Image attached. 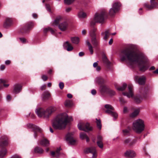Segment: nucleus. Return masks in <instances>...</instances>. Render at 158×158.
I'll return each mask as SVG.
<instances>
[{
  "mask_svg": "<svg viewBox=\"0 0 158 158\" xmlns=\"http://www.w3.org/2000/svg\"><path fill=\"white\" fill-rule=\"evenodd\" d=\"M121 61L127 60L131 63H137L140 71L144 72L149 67L148 59L142 53L137 52L135 46L132 44L122 50L120 55Z\"/></svg>",
  "mask_w": 158,
  "mask_h": 158,
  "instance_id": "f257e3e1",
  "label": "nucleus"
},
{
  "mask_svg": "<svg viewBox=\"0 0 158 158\" xmlns=\"http://www.w3.org/2000/svg\"><path fill=\"white\" fill-rule=\"evenodd\" d=\"M72 120V117H69L66 113L60 114L55 118L52 126L55 129L61 130L64 128L67 123Z\"/></svg>",
  "mask_w": 158,
  "mask_h": 158,
  "instance_id": "f03ea898",
  "label": "nucleus"
},
{
  "mask_svg": "<svg viewBox=\"0 0 158 158\" xmlns=\"http://www.w3.org/2000/svg\"><path fill=\"white\" fill-rule=\"evenodd\" d=\"M56 110V108L55 107L51 106L46 110L41 107H38L36 109L35 112L38 117L47 119Z\"/></svg>",
  "mask_w": 158,
  "mask_h": 158,
  "instance_id": "7ed1b4c3",
  "label": "nucleus"
},
{
  "mask_svg": "<svg viewBox=\"0 0 158 158\" xmlns=\"http://www.w3.org/2000/svg\"><path fill=\"white\" fill-rule=\"evenodd\" d=\"M145 127L144 121L140 119L135 120L132 123V128L137 134L141 133L144 130Z\"/></svg>",
  "mask_w": 158,
  "mask_h": 158,
  "instance_id": "20e7f679",
  "label": "nucleus"
},
{
  "mask_svg": "<svg viewBox=\"0 0 158 158\" xmlns=\"http://www.w3.org/2000/svg\"><path fill=\"white\" fill-rule=\"evenodd\" d=\"M107 15L105 10H102L99 13H96L95 15L94 21H91L90 23L91 26H94L96 22L100 23H103Z\"/></svg>",
  "mask_w": 158,
  "mask_h": 158,
  "instance_id": "39448f33",
  "label": "nucleus"
},
{
  "mask_svg": "<svg viewBox=\"0 0 158 158\" xmlns=\"http://www.w3.org/2000/svg\"><path fill=\"white\" fill-rule=\"evenodd\" d=\"M128 89L129 92H123L122 94L124 96H126L128 98H134L135 102L137 103H140L143 99V98L140 95H137L133 97L132 86L131 85H128Z\"/></svg>",
  "mask_w": 158,
  "mask_h": 158,
  "instance_id": "423d86ee",
  "label": "nucleus"
},
{
  "mask_svg": "<svg viewBox=\"0 0 158 158\" xmlns=\"http://www.w3.org/2000/svg\"><path fill=\"white\" fill-rule=\"evenodd\" d=\"M105 108L106 109L105 112L113 117L114 119H116L118 115L116 112L114 111V108L110 104H106L105 106Z\"/></svg>",
  "mask_w": 158,
  "mask_h": 158,
  "instance_id": "0eeeda50",
  "label": "nucleus"
},
{
  "mask_svg": "<svg viewBox=\"0 0 158 158\" xmlns=\"http://www.w3.org/2000/svg\"><path fill=\"white\" fill-rule=\"evenodd\" d=\"M27 126L28 128H31L34 132V138H35L37 136V133L41 132L42 130L39 127L35 126L32 124L28 123L27 124Z\"/></svg>",
  "mask_w": 158,
  "mask_h": 158,
  "instance_id": "6e6552de",
  "label": "nucleus"
},
{
  "mask_svg": "<svg viewBox=\"0 0 158 158\" xmlns=\"http://www.w3.org/2000/svg\"><path fill=\"white\" fill-rule=\"evenodd\" d=\"M136 156V152L133 150L127 149L124 153L123 156L127 158H134Z\"/></svg>",
  "mask_w": 158,
  "mask_h": 158,
  "instance_id": "1a4fd4ad",
  "label": "nucleus"
},
{
  "mask_svg": "<svg viewBox=\"0 0 158 158\" xmlns=\"http://www.w3.org/2000/svg\"><path fill=\"white\" fill-rule=\"evenodd\" d=\"M77 126L78 129L80 130L85 131H89L91 130L92 129V128L90 126L89 124L88 123L85 124L83 123H80L78 124Z\"/></svg>",
  "mask_w": 158,
  "mask_h": 158,
  "instance_id": "9d476101",
  "label": "nucleus"
},
{
  "mask_svg": "<svg viewBox=\"0 0 158 158\" xmlns=\"http://www.w3.org/2000/svg\"><path fill=\"white\" fill-rule=\"evenodd\" d=\"M91 42L94 47L98 46L100 43V38H97L96 34L93 33L91 34Z\"/></svg>",
  "mask_w": 158,
  "mask_h": 158,
  "instance_id": "9b49d317",
  "label": "nucleus"
},
{
  "mask_svg": "<svg viewBox=\"0 0 158 158\" xmlns=\"http://www.w3.org/2000/svg\"><path fill=\"white\" fill-rule=\"evenodd\" d=\"M73 133H69L66 135V140L70 144L74 145L75 144L76 140L73 138Z\"/></svg>",
  "mask_w": 158,
  "mask_h": 158,
  "instance_id": "f8f14e48",
  "label": "nucleus"
},
{
  "mask_svg": "<svg viewBox=\"0 0 158 158\" xmlns=\"http://www.w3.org/2000/svg\"><path fill=\"white\" fill-rule=\"evenodd\" d=\"M8 142L7 137L6 136H2L0 138V147L3 148L7 145Z\"/></svg>",
  "mask_w": 158,
  "mask_h": 158,
  "instance_id": "ddd939ff",
  "label": "nucleus"
},
{
  "mask_svg": "<svg viewBox=\"0 0 158 158\" xmlns=\"http://www.w3.org/2000/svg\"><path fill=\"white\" fill-rule=\"evenodd\" d=\"M138 76H135L134 77V80L136 82H137L139 85H144L145 83L146 78L145 77L142 76L138 79Z\"/></svg>",
  "mask_w": 158,
  "mask_h": 158,
  "instance_id": "4468645a",
  "label": "nucleus"
},
{
  "mask_svg": "<svg viewBox=\"0 0 158 158\" xmlns=\"http://www.w3.org/2000/svg\"><path fill=\"white\" fill-rule=\"evenodd\" d=\"M33 24L32 23L30 22L27 24L26 25L23 27L21 31L22 33H26L33 26Z\"/></svg>",
  "mask_w": 158,
  "mask_h": 158,
  "instance_id": "2eb2a0df",
  "label": "nucleus"
},
{
  "mask_svg": "<svg viewBox=\"0 0 158 158\" xmlns=\"http://www.w3.org/2000/svg\"><path fill=\"white\" fill-rule=\"evenodd\" d=\"M22 86L20 84H16L14 86L13 92L15 94H17L20 92L22 89Z\"/></svg>",
  "mask_w": 158,
  "mask_h": 158,
  "instance_id": "dca6fc26",
  "label": "nucleus"
},
{
  "mask_svg": "<svg viewBox=\"0 0 158 158\" xmlns=\"http://www.w3.org/2000/svg\"><path fill=\"white\" fill-rule=\"evenodd\" d=\"M68 25L67 23L64 22L58 25V27L61 31H64L67 29Z\"/></svg>",
  "mask_w": 158,
  "mask_h": 158,
  "instance_id": "f3484780",
  "label": "nucleus"
},
{
  "mask_svg": "<svg viewBox=\"0 0 158 158\" xmlns=\"http://www.w3.org/2000/svg\"><path fill=\"white\" fill-rule=\"evenodd\" d=\"M61 150L60 148H57L55 152L52 151L51 152V155L53 157H54L56 158H58L59 157L60 153V151Z\"/></svg>",
  "mask_w": 158,
  "mask_h": 158,
  "instance_id": "a211bd4d",
  "label": "nucleus"
},
{
  "mask_svg": "<svg viewBox=\"0 0 158 158\" xmlns=\"http://www.w3.org/2000/svg\"><path fill=\"white\" fill-rule=\"evenodd\" d=\"M63 46L64 48L66 49L68 51H71L73 49V47L68 41L64 43Z\"/></svg>",
  "mask_w": 158,
  "mask_h": 158,
  "instance_id": "6ab92c4d",
  "label": "nucleus"
},
{
  "mask_svg": "<svg viewBox=\"0 0 158 158\" xmlns=\"http://www.w3.org/2000/svg\"><path fill=\"white\" fill-rule=\"evenodd\" d=\"M114 86L116 89L119 91H123L126 88L127 85L125 83H123L122 87H118L117 84L115 83Z\"/></svg>",
  "mask_w": 158,
  "mask_h": 158,
  "instance_id": "aec40b11",
  "label": "nucleus"
},
{
  "mask_svg": "<svg viewBox=\"0 0 158 158\" xmlns=\"http://www.w3.org/2000/svg\"><path fill=\"white\" fill-rule=\"evenodd\" d=\"M12 24V21L11 19L6 18L4 23L5 26L6 27L10 26Z\"/></svg>",
  "mask_w": 158,
  "mask_h": 158,
  "instance_id": "412c9836",
  "label": "nucleus"
},
{
  "mask_svg": "<svg viewBox=\"0 0 158 158\" xmlns=\"http://www.w3.org/2000/svg\"><path fill=\"white\" fill-rule=\"evenodd\" d=\"M95 82L99 85H101L104 83L105 80L101 77H98L96 78L95 80Z\"/></svg>",
  "mask_w": 158,
  "mask_h": 158,
  "instance_id": "4be33fe9",
  "label": "nucleus"
},
{
  "mask_svg": "<svg viewBox=\"0 0 158 158\" xmlns=\"http://www.w3.org/2000/svg\"><path fill=\"white\" fill-rule=\"evenodd\" d=\"M50 97V94L48 91L44 92L42 96V98L44 100L48 99Z\"/></svg>",
  "mask_w": 158,
  "mask_h": 158,
  "instance_id": "5701e85b",
  "label": "nucleus"
},
{
  "mask_svg": "<svg viewBox=\"0 0 158 158\" xmlns=\"http://www.w3.org/2000/svg\"><path fill=\"white\" fill-rule=\"evenodd\" d=\"M109 90L108 88L105 85H101L100 87V90L102 93L107 92Z\"/></svg>",
  "mask_w": 158,
  "mask_h": 158,
  "instance_id": "b1692460",
  "label": "nucleus"
},
{
  "mask_svg": "<svg viewBox=\"0 0 158 158\" xmlns=\"http://www.w3.org/2000/svg\"><path fill=\"white\" fill-rule=\"evenodd\" d=\"M120 5H121L120 2H114L112 4V7L114 9H115L117 8V10L116 11H118L119 10V7Z\"/></svg>",
  "mask_w": 158,
  "mask_h": 158,
  "instance_id": "393cba45",
  "label": "nucleus"
},
{
  "mask_svg": "<svg viewBox=\"0 0 158 158\" xmlns=\"http://www.w3.org/2000/svg\"><path fill=\"white\" fill-rule=\"evenodd\" d=\"M40 143L41 145L44 146H48L49 145V141L46 139H44L41 140Z\"/></svg>",
  "mask_w": 158,
  "mask_h": 158,
  "instance_id": "a878e982",
  "label": "nucleus"
},
{
  "mask_svg": "<svg viewBox=\"0 0 158 158\" xmlns=\"http://www.w3.org/2000/svg\"><path fill=\"white\" fill-rule=\"evenodd\" d=\"M62 19V18L60 16L57 17L55 20L54 21L53 24L54 25H57L58 24L60 21Z\"/></svg>",
  "mask_w": 158,
  "mask_h": 158,
  "instance_id": "bb28decb",
  "label": "nucleus"
},
{
  "mask_svg": "<svg viewBox=\"0 0 158 158\" xmlns=\"http://www.w3.org/2000/svg\"><path fill=\"white\" fill-rule=\"evenodd\" d=\"M110 31L109 30H106L105 31V33L104 32L101 33V35H102L105 34V36L103 37V39L105 40H106L109 37L110 35Z\"/></svg>",
  "mask_w": 158,
  "mask_h": 158,
  "instance_id": "cd10ccee",
  "label": "nucleus"
},
{
  "mask_svg": "<svg viewBox=\"0 0 158 158\" xmlns=\"http://www.w3.org/2000/svg\"><path fill=\"white\" fill-rule=\"evenodd\" d=\"M96 151L95 148L94 147H92L86 149L85 152L86 153H93L95 152Z\"/></svg>",
  "mask_w": 158,
  "mask_h": 158,
  "instance_id": "c85d7f7f",
  "label": "nucleus"
},
{
  "mask_svg": "<svg viewBox=\"0 0 158 158\" xmlns=\"http://www.w3.org/2000/svg\"><path fill=\"white\" fill-rule=\"evenodd\" d=\"M139 112V109H136L134 111L130 114V117H134L138 115Z\"/></svg>",
  "mask_w": 158,
  "mask_h": 158,
  "instance_id": "c756f323",
  "label": "nucleus"
},
{
  "mask_svg": "<svg viewBox=\"0 0 158 158\" xmlns=\"http://www.w3.org/2000/svg\"><path fill=\"white\" fill-rule=\"evenodd\" d=\"M7 153L6 149L3 148L0 151V158H3Z\"/></svg>",
  "mask_w": 158,
  "mask_h": 158,
  "instance_id": "7c9ffc66",
  "label": "nucleus"
},
{
  "mask_svg": "<svg viewBox=\"0 0 158 158\" xmlns=\"http://www.w3.org/2000/svg\"><path fill=\"white\" fill-rule=\"evenodd\" d=\"M72 102L71 100H67L65 101L64 103L65 106L66 107H69L72 105Z\"/></svg>",
  "mask_w": 158,
  "mask_h": 158,
  "instance_id": "2f4dec72",
  "label": "nucleus"
},
{
  "mask_svg": "<svg viewBox=\"0 0 158 158\" xmlns=\"http://www.w3.org/2000/svg\"><path fill=\"white\" fill-rule=\"evenodd\" d=\"M34 152L39 154L42 153L43 152V150L42 148L39 147H37L35 148L34 149Z\"/></svg>",
  "mask_w": 158,
  "mask_h": 158,
  "instance_id": "473e14b6",
  "label": "nucleus"
},
{
  "mask_svg": "<svg viewBox=\"0 0 158 158\" xmlns=\"http://www.w3.org/2000/svg\"><path fill=\"white\" fill-rule=\"evenodd\" d=\"M71 40L73 43L77 44L79 42V39L77 37H74L71 38Z\"/></svg>",
  "mask_w": 158,
  "mask_h": 158,
  "instance_id": "72a5a7b5",
  "label": "nucleus"
},
{
  "mask_svg": "<svg viewBox=\"0 0 158 158\" xmlns=\"http://www.w3.org/2000/svg\"><path fill=\"white\" fill-rule=\"evenodd\" d=\"M86 43L88 46L89 49V50L91 54H92L93 53V47L92 46L88 41H86Z\"/></svg>",
  "mask_w": 158,
  "mask_h": 158,
  "instance_id": "f704fd0d",
  "label": "nucleus"
},
{
  "mask_svg": "<svg viewBox=\"0 0 158 158\" xmlns=\"http://www.w3.org/2000/svg\"><path fill=\"white\" fill-rule=\"evenodd\" d=\"M117 9L116 8L115 9H114L112 7L109 10V15L110 16H113L114 15L115 13L117 12L116 11Z\"/></svg>",
  "mask_w": 158,
  "mask_h": 158,
  "instance_id": "c9c22d12",
  "label": "nucleus"
},
{
  "mask_svg": "<svg viewBox=\"0 0 158 158\" xmlns=\"http://www.w3.org/2000/svg\"><path fill=\"white\" fill-rule=\"evenodd\" d=\"M86 16V14L83 12H80L78 13V16L79 18H85Z\"/></svg>",
  "mask_w": 158,
  "mask_h": 158,
  "instance_id": "e433bc0d",
  "label": "nucleus"
},
{
  "mask_svg": "<svg viewBox=\"0 0 158 158\" xmlns=\"http://www.w3.org/2000/svg\"><path fill=\"white\" fill-rule=\"evenodd\" d=\"M97 121H96L97 126L99 130H101L102 127V125L101 123V121L100 119L98 120L97 119H96Z\"/></svg>",
  "mask_w": 158,
  "mask_h": 158,
  "instance_id": "4c0bfd02",
  "label": "nucleus"
},
{
  "mask_svg": "<svg viewBox=\"0 0 158 158\" xmlns=\"http://www.w3.org/2000/svg\"><path fill=\"white\" fill-rule=\"evenodd\" d=\"M102 60L106 64H110V62L108 61L106 57L105 56H103Z\"/></svg>",
  "mask_w": 158,
  "mask_h": 158,
  "instance_id": "58836bf2",
  "label": "nucleus"
},
{
  "mask_svg": "<svg viewBox=\"0 0 158 158\" xmlns=\"http://www.w3.org/2000/svg\"><path fill=\"white\" fill-rule=\"evenodd\" d=\"M75 0H64L65 4L69 5L73 3Z\"/></svg>",
  "mask_w": 158,
  "mask_h": 158,
  "instance_id": "ea45409f",
  "label": "nucleus"
},
{
  "mask_svg": "<svg viewBox=\"0 0 158 158\" xmlns=\"http://www.w3.org/2000/svg\"><path fill=\"white\" fill-rule=\"evenodd\" d=\"M80 138L81 139H84L86 137L87 135L84 132H82L80 134Z\"/></svg>",
  "mask_w": 158,
  "mask_h": 158,
  "instance_id": "a19ab883",
  "label": "nucleus"
},
{
  "mask_svg": "<svg viewBox=\"0 0 158 158\" xmlns=\"http://www.w3.org/2000/svg\"><path fill=\"white\" fill-rule=\"evenodd\" d=\"M119 102L121 104H124L127 102V101L125 100L122 98H119Z\"/></svg>",
  "mask_w": 158,
  "mask_h": 158,
  "instance_id": "79ce46f5",
  "label": "nucleus"
},
{
  "mask_svg": "<svg viewBox=\"0 0 158 158\" xmlns=\"http://www.w3.org/2000/svg\"><path fill=\"white\" fill-rule=\"evenodd\" d=\"M97 143L98 146L100 148H102L103 147L102 141H97Z\"/></svg>",
  "mask_w": 158,
  "mask_h": 158,
  "instance_id": "37998d69",
  "label": "nucleus"
},
{
  "mask_svg": "<svg viewBox=\"0 0 158 158\" xmlns=\"http://www.w3.org/2000/svg\"><path fill=\"white\" fill-rule=\"evenodd\" d=\"M108 94L111 96L114 95L115 94V92L112 90H109L108 91Z\"/></svg>",
  "mask_w": 158,
  "mask_h": 158,
  "instance_id": "c03bdc74",
  "label": "nucleus"
},
{
  "mask_svg": "<svg viewBox=\"0 0 158 158\" xmlns=\"http://www.w3.org/2000/svg\"><path fill=\"white\" fill-rule=\"evenodd\" d=\"M45 7L46 10L49 12H51V9L50 8V6L49 4H46Z\"/></svg>",
  "mask_w": 158,
  "mask_h": 158,
  "instance_id": "a18cd8bd",
  "label": "nucleus"
},
{
  "mask_svg": "<svg viewBox=\"0 0 158 158\" xmlns=\"http://www.w3.org/2000/svg\"><path fill=\"white\" fill-rule=\"evenodd\" d=\"M129 130L130 129L129 128L123 130V131L124 135H127L129 133Z\"/></svg>",
  "mask_w": 158,
  "mask_h": 158,
  "instance_id": "49530a36",
  "label": "nucleus"
},
{
  "mask_svg": "<svg viewBox=\"0 0 158 158\" xmlns=\"http://www.w3.org/2000/svg\"><path fill=\"white\" fill-rule=\"evenodd\" d=\"M129 111L128 109L126 106H125L123 109V113L124 114L127 113Z\"/></svg>",
  "mask_w": 158,
  "mask_h": 158,
  "instance_id": "de8ad7c7",
  "label": "nucleus"
},
{
  "mask_svg": "<svg viewBox=\"0 0 158 158\" xmlns=\"http://www.w3.org/2000/svg\"><path fill=\"white\" fill-rule=\"evenodd\" d=\"M97 30V29L96 28H93L91 31L90 32V36H91V34H93V33H94V34H95V32Z\"/></svg>",
  "mask_w": 158,
  "mask_h": 158,
  "instance_id": "09e8293b",
  "label": "nucleus"
},
{
  "mask_svg": "<svg viewBox=\"0 0 158 158\" xmlns=\"http://www.w3.org/2000/svg\"><path fill=\"white\" fill-rule=\"evenodd\" d=\"M59 86L60 89H62L64 87V84L62 82H60L59 84Z\"/></svg>",
  "mask_w": 158,
  "mask_h": 158,
  "instance_id": "8fccbe9b",
  "label": "nucleus"
},
{
  "mask_svg": "<svg viewBox=\"0 0 158 158\" xmlns=\"http://www.w3.org/2000/svg\"><path fill=\"white\" fill-rule=\"evenodd\" d=\"M137 140L136 139H134L131 142L129 143V145L130 146H132L134 144H135Z\"/></svg>",
  "mask_w": 158,
  "mask_h": 158,
  "instance_id": "3c124183",
  "label": "nucleus"
},
{
  "mask_svg": "<svg viewBox=\"0 0 158 158\" xmlns=\"http://www.w3.org/2000/svg\"><path fill=\"white\" fill-rule=\"evenodd\" d=\"M97 141H102V137L100 135H98L97 136Z\"/></svg>",
  "mask_w": 158,
  "mask_h": 158,
  "instance_id": "603ef678",
  "label": "nucleus"
},
{
  "mask_svg": "<svg viewBox=\"0 0 158 158\" xmlns=\"http://www.w3.org/2000/svg\"><path fill=\"white\" fill-rule=\"evenodd\" d=\"M10 158H21V157L19 155L17 154H15L12 156Z\"/></svg>",
  "mask_w": 158,
  "mask_h": 158,
  "instance_id": "864d4df0",
  "label": "nucleus"
},
{
  "mask_svg": "<svg viewBox=\"0 0 158 158\" xmlns=\"http://www.w3.org/2000/svg\"><path fill=\"white\" fill-rule=\"evenodd\" d=\"M19 39L23 43H24L26 42V40L24 38H20Z\"/></svg>",
  "mask_w": 158,
  "mask_h": 158,
  "instance_id": "5fc2aeb1",
  "label": "nucleus"
},
{
  "mask_svg": "<svg viewBox=\"0 0 158 158\" xmlns=\"http://www.w3.org/2000/svg\"><path fill=\"white\" fill-rule=\"evenodd\" d=\"M130 139H126L124 140V143L125 144L130 143Z\"/></svg>",
  "mask_w": 158,
  "mask_h": 158,
  "instance_id": "6e6d98bb",
  "label": "nucleus"
},
{
  "mask_svg": "<svg viewBox=\"0 0 158 158\" xmlns=\"http://www.w3.org/2000/svg\"><path fill=\"white\" fill-rule=\"evenodd\" d=\"M42 78L44 81H46L48 79V77L47 76L43 75L42 76Z\"/></svg>",
  "mask_w": 158,
  "mask_h": 158,
  "instance_id": "4d7b16f0",
  "label": "nucleus"
},
{
  "mask_svg": "<svg viewBox=\"0 0 158 158\" xmlns=\"http://www.w3.org/2000/svg\"><path fill=\"white\" fill-rule=\"evenodd\" d=\"M5 66L3 64H2L0 66V70L1 71H3L5 69Z\"/></svg>",
  "mask_w": 158,
  "mask_h": 158,
  "instance_id": "13d9d810",
  "label": "nucleus"
},
{
  "mask_svg": "<svg viewBox=\"0 0 158 158\" xmlns=\"http://www.w3.org/2000/svg\"><path fill=\"white\" fill-rule=\"evenodd\" d=\"M71 10V8L70 7L66 8L65 9V11L66 12L68 13Z\"/></svg>",
  "mask_w": 158,
  "mask_h": 158,
  "instance_id": "bf43d9fd",
  "label": "nucleus"
},
{
  "mask_svg": "<svg viewBox=\"0 0 158 158\" xmlns=\"http://www.w3.org/2000/svg\"><path fill=\"white\" fill-rule=\"evenodd\" d=\"M95 68L97 72H99L101 69V68L100 66H98L97 67H96Z\"/></svg>",
  "mask_w": 158,
  "mask_h": 158,
  "instance_id": "052dcab7",
  "label": "nucleus"
},
{
  "mask_svg": "<svg viewBox=\"0 0 158 158\" xmlns=\"http://www.w3.org/2000/svg\"><path fill=\"white\" fill-rule=\"evenodd\" d=\"M93 154V158H96L97 156L96 152H95L92 153Z\"/></svg>",
  "mask_w": 158,
  "mask_h": 158,
  "instance_id": "680f3d73",
  "label": "nucleus"
},
{
  "mask_svg": "<svg viewBox=\"0 0 158 158\" xmlns=\"http://www.w3.org/2000/svg\"><path fill=\"white\" fill-rule=\"evenodd\" d=\"M49 31H50L51 32V34H53L54 33V31L50 27H49Z\"/></svg>",
  "mask_w": 158,
  "mask_h": 158,
  "instance_id": "e2e57ef3",
  "label": "nucleus"
},
{
  "mask_svg": "<svg viewBox=\"0 0 158 158\" xmlns=\"http://www.w3.org/2000/svg\"><path fill=\"white\" fill-rule=\"evenodd\" d=\"M96 91L95 89H92L91 91V93L93 95H94L96 94Z\"/></svg>",
  "mask_w": 158,
  "mask_h": 158,
  "instance_id": "0e129e2a",
  "label": "nucleus"
},
{
  "mask_svg": "<svg viewBox=\"0 0 158 158\" xmlns=\"http://www.w3.org/2000/svg\"><path fill=\"white\" fill-rule=\"evenodd\" d=\"M10 63V60H7L5 62V64L6 65H9Z\"/></svg>",
  "mask_w": 158,
  "mask_h": 158,
  "instance_id": "69168bd1",
  "label": "nucleus"
},
{
  "mask_svg": "<svg viewBox=\"0 0 158 158\" xmlns=\"http://www.w3.org/2000/svg\"><path fill=\"white\" fill-rule=\"evenodd\" d=\"M6 100L8 101H10L11 99L10 96V95H7L6 97Z\"/></svg>",
  "mask_w": 158,
  "mask_h": 158,
  "instance_id": "338daca9",
  "label": "nucleus"
},
{
  "mask_svg": "<svg viewBox=\"0 0 158 158\" xmlns=\"http://www.w3.org/2000/svg\"><path fill=\"white\" fill-rule=\"evenodd\" d=\"M46 87V85L44 84L40 87V89L41 90H43L45 89Z\"/></svg>",
  "mask_w": 158,
  "mask_h": 158,
  "instance_id": "774afa93",
  "label": "nucleus"
}]
</instances>
